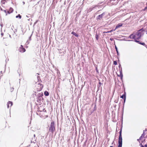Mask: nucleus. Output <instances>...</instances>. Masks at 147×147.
I'll return each mask as SVG.
<instances>
[{
    "instance_id": "obj_2",
    "label": "nucleus",
    "mask_w": 147,
    "mask_h": 147,
    "mask_svg": "<svg viewBox=\"0 0 147 147\" xmlns=\"http://www.w3.org/2000/svg\"><path fill=\"white\" fill-rule=\"evenodd\" d=\"M12 102L10 101H9L7 103V107L8 108L9 107H11L12 105Z\"/></svg>"
},
{
    "instance_id": "obj_20",
    "label": "nucleus",
    "mask_w": 147,
    "mask_h": 147,
    "mask_svg": "<svg viewBox=\"0 0 147 147\" xmlns=\"http://www.w3.org/2000/svg\"><path fill=\"white\" fill-rule=\"evenodd\" d=\"M109 32V31H108V32Z\"/></svg>"
},
{
    "instance_id": "obj_13",
    "label": "nucleus",
    "mask_w": 147,
    "mask_h": 147,
    "mask_svg": "<svg viewBox=\"0 0 147 147\" xmlns=\"http://www.w3.org/2000/svg\"><path fill=\"white\" fill-rule=\"evenodd\" d=\"M114 64L116 65L117 64V63L116 61H114Z\"/></svg>"
},
{
    "instance_id": "obj_15",
    "label": "nucleus",
    "mask_w": 147,
    "mask_h": 147,
    "mask_svg": "<svg viewBox=\"0 0 147 147\" xmlns=\"http://www.w3.org/2000/svg\"><path fill=\"white\" fill-rule=\"evenodd\" d=\"M1 74H0V75H1V76H2L3 75L2 71H1Z\"/></svg>"
},
{
    "instance_id": "obj_3",
    "label": "nucleus",
    "mask_w": 147,
    "mask_h": 147,
    "mask_svg": "<svg viewBox=\"0 0 147 147\" xmlns=\"http://www.w3.org/2000/svg\"><path fill=\"white\" fill-rule=\"evenodd\" d=\"M13 11V9L11 8L10 7L9 9V10L7 11V12L8 13H12Z\"/></svg>"
},
{
    "instance_id": "obj_6",
    "label": "nucleus",
    "mask_w": 147,
    "mask_h": 147,
    "mask_svg": "<svg viewBox=\"0 0 147 147\" xmlns=\"http://www.w3.org/2000/svg\"><path fill=\"white\" fill-rule=\"evenodd\" d=\"M39 85L40 86V88H38V90H41L43 88V85L41 84H39Z\"/></svg>"
},
{
    "instance_id": "obj_1",
    "label": "nucleus",
    "mask_w": 147,
    "mask_h": 147,
    "mask_svg": "<svg viewBox=\"0 0 147 147\" xmlns=\"http://www.w3.org/2000/svg\"><path fill=\"white\" fill-rule=\"evenodd\" d=\"M19 51L20 52L24 53L26 51V49L23 47V46L21 45L19 47Z\"/></svg>"
},
{
    "instance_id": "obj_4",
    "label": "nucleus",
    "mask_w": 147,
    "mask_h": 147,
    "mask_svg": "<svg viewBox=\"0 0 147 147\" xmlns=\"http://www.w3.org/2000/svg\"><path fill=\"white\" fill-rule=\"evenodd\" d=\"M7 2L6 0H2L1 1V5H3L5 4V3Z\"/></svg>"
},
{
    "instance_id": "obj_12",
    "label": "nucleus",
    "mask_w": 147,
    "mask_h": 147,
    "mask_svg": "<svg viewBox=\"0 0 147 147\" xmlns=\"http://www.w3.org/2000/svg\"><path fill=\"white\" fill-rule=\"evenodd\" d=\"M115 48L116 49V51H117V53L118 54V51L117 49V47L116 46H115Z\"/></svg>"
},
{
    "instance_id": "obj_18",
    "label": "nucleus",
    "mask_w": 147,
    "mask_h": 147,
    "mask_svg": "<svg viewBox=\"0 0 147 147\" xmlns=\"http://www.w3.org/2000/svg\"><path fill=\"white\" fill-rule=\"evenodd\" d=\"M111 39V40H112V39Z\"/></svg>"
},
{
    "instance_id": "obj_14",
    "label": "nucleus",
    "mask_w": 147,
    "mask_h": 147,
    "mask_svg": "<svg viewBox=\"0 0 147 147\" xmlns=\"http://www.w3.org/2000/svg\"><path fill=\"white\" fill-rule=\"evenodd\" d=\"M122 144H119L118 147H122Z\"/></svg>"
},
{
    "instance_id": "obj_19",
    "label": "nucleus",
    "mask_w": 147,
    "mask_h": 147,
    "mask_svg": "<svg viewBox=\"0 0 147 147\" xmlns=\"http://www.w3.org/2000/svg\"><path fill=\"white\" fill-rule=\"evenodd\" d=\"M110 147H113L112 146H111Z\"/></svg>"
},
{
    "instance_id": "obj_17",
    "label": "nucleus",
    "mask_w": 147,
    "mask_h": 147,
    "mask_svg": "<svg viewBox=\"0 0 147 147\" xmlns=\"http://www.w3.org/2000/svg\"><path fill=\"white\" fill-rule=\"evenodd\" d=\"M4 11H5V12H6V10H5Z\"/></svg>"
},
{
    "instance_id": "obj_11",
    "label": "nucleus",
    "mask_w": 147,
    "mask_h": 147,
    "mask_svg": "<svg viewBox=\"0 0 147 147\" xmlns=\"http://www.w3.org/2000/svg\"><path fill=\"white\" fill-rule=\"evenodd\" d=\"M125 97V99H124V102H125V94L124 95H123L121 97L122 98H123L124 97Z\"/></svg>"
},
{
    "instance_id": "obj_5",
    "label": "nucleus",
    "mask_w": 147,
    "mask_h": 147,
    "mask_svg": "<svg viewBox=\"0 0 147 147\" xmlns=\"http://www.w3.org/2000/svg\"><path fill=\"white\" fill-rule=\"evenodd\" d=\"M122 26V24H119L116 26L115 29H116L117 28L121 26Z\"/></svg>"
},
{
    "instance_id": "obj_7",
    "label": "nucleus",
    "mask_w": 147,
    "mask_h": 147,
    "mask_svg": "<svg viewBox=\"0 0 147 147\" xmlns=\"http://www.w3.org/2000/svg\"><path fill=\"white\" fill-rule=\"evenodd\" d=\"M44 94L46 96H48L49 95V92L47 91H45L44 92Z\"/></svg>"
},
{
    "instance_id": "obj_10",
    "label": "nucleus",
    "mask_w": 147,
    "mask_h": 147,
    "mask_svg": "<svg viewBox=\"0 0 147 147\" xmlns=\"http://www.w3.org/2000/svg\"><path fill=\"white\" fill-rule=\"evenodd\" d=\"M21 16L19 14L16 16V18H19L20 19H21Z\"/></svg>"
},
{
    "instance_id": "obj_9",
    "label": "nucleus",
    "mask_w": 147,
    "mask_h": 147,
    "mask_svg": "<svg viewBox=\"0 0 147 147\" xmlns=\"http://www.w3.org/2000/svg\"><path fill=\"white\" fill-rule=\"evenodd\" d=\"M119 144H122V138H121V139H119Z\"/></svg>"
},
{
    "instance_id": "obj_8",
    "label": "nucleus",
    "mask_w": 147,
    "mask_h": 147,
    "mask_svg": "<svg viewBox=\"0 0 147 147\" xmlns=\"http://www.w3.org/2000/svg\"><path fill=\"white\" fill-rule=\"evenodd\" d=\"M71 34H73L75 36H76V37L78 36V35L77 34H76L75 32H71Z\"/></svg>"
},
{
    "instance_id": "obj_16",
    "label": "nucleus",
    "mask_w": 147,
    "mask_h": 147,
    "mask_svg": "<svg viewBox=\"0 0 147 147\" xmlns=\"http://www.w3.org/2000/svg\"><path fill=\"white\" fill-rule=\"evenodd\" d=\"M121 138H122V137H121L120 136V137H119V139H121Z\"/></svg>"
}]
</instances>
